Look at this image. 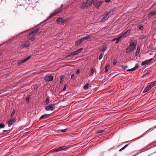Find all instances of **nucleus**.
I'll return each mask as SVG.
<instances>
[{
  "label": "nucleus",
  "mask_w": 156,
  "mask_h": 156,
  "mask_svg": "<svg viewBox=\"0 0 156 156\" xmlns=\"http://www.w3.org/2000/svg\"><path fill=\"white\" fill-rule=\"evenodd\" d=\"M111 0H105V2H109Z\"/></svg>",
  "instance_id": "6e6d98bb"
},
{
  "label": "nucleus",
  "mask_w": 156,
  "mask_h": 156,
  "mask_svg": "<svg viewBox=\"0 0 156 156\" xmlns=\"http://www.w3.org/2000/svg\"><path fill=\"white\" fill-rule=\"evenodd\" d=\"M54 76H46L44 78L45 81H50L53 80Z\"/></svg>",
  "instance_id": "20e7f679"
},
{
  "label": "nucleus",
  "mask_w": 156,
  "mask_h": 156,
  "mask_svg": "<svg viewBox=\"0 0 156 156\" xmlns=\"http://www.w3.org/2000/svg\"><path fill=\"white\" fill-rule=\"evenodd\" d=\"M88 6L87 5V3H83L82 4H80V8H87Z\"/></svg>",
  "instance_id": "f8f14e48"
},
{
  "label": "nucleus",
  "mask_w": 156,
  "mask_h": 156,
  "mask_svg": "<svg viewBox=\"0 0 156 156\" xmlns=\"http://www.w3.org/2000/svg\"><path fill=\"white\" fill-rule=\"evenodd\" d=\"M91 37V36L90 35H88L87 36L83 37L82 38L80 39L79 41V44L82 41H84V40H87L88 39H89Z\"/></svg>",
  "instance_id": "1a4fd4ad"
},
{
  "label": "nucleus",
  "mask_w": 156,
  "mask_h": 156,
  "mask_svg": "<svg viewBox=\"0 0 156 156\" xmlns=\"http://www.w3.org/2000/svg\"><path fill=\"white\" fill-rule=\"evenodd\" d=\"M128 144H126V145H125L123 147H122V148H121V149H120L119 150V151H122V150L125 149L126 147L128 146Z\"/></svg>",
  "instance_id": "bb28decb"
},
{
  "label": "nucleus",
  "mask_w": 156,
  "mask_h": 156,
  "mask_svg": "<svg viewBox=\"0 0 156 156\" xmlns=\"http://www.w3.org/2000/svg\"><path fill=\"white\" fill-rule=\"evenodd\" d=\"M140 46H138L137 47V49L136 51V54L137 55L139 54L140 53Z\"/></svg>",
  "instance_id": "b1692460"
},
{
  "label": "nucleus",
  "mask_w": 156,
  "mask_h": 156,
  "mask_svg": "<svg viewBox=\"0 0 156 156\" xmlns=\"http://www.w3.org/2000/svg\"><path fill=\"white\" fill-rule=\"evenodd\" d=\"M2 55V54L1 53H0V56L1 55Z\"/></svg>",
  "instance_id": "e2e57ef3"
},
{
  "label": "nucleus",
  "mask_w": 156,
  "mask_h": 156,
  "mask_svg": "<svg viewBox=\"0 0 156 156\" xmlns=\"http://www.w3.org/2000/svg\"><path fill=\"white\" fill-rule=\"evenodd\" d=\"M38 87L37 85L35 86L34 87V89L35 90H37L38 89Z\"/></svg>",
  "instance_id": "3c124183"
},
{
  "label": "nucleus",
  "mask_w": 156,
  "mask_h": 156,
  "mask_svg": "<svg viewBox=\"0 0 156 156\" xmlns=\"http://www.w3.org/2000/svg\"><path fill=\"white\" fill-rule=\"evenodd\" d=\"M56 104H51V105H49L47 106H46L45 107V109L47 111H53L55 109V106L56 105Z\"/></svg>",
  "instance_id": "7ed1b4c3"
},
{
  "label": "nucleus",
  "mask_w": 156,
  "mask_h": 156,
  "mask_svg": "<svg viewBox=\"0 0 156 156\" xmlns=\"http://www.w3.org/2000/svg\"><path fill=\"white\" fill-rule=\"evenodd\" d=\"M30 98L29 97H27L26 98V101L27 103H28L30 102Z\"/></svg>",
  "instance_id": "4c0bfd02"
},
{
  "label": "nucleus",
  "mask_w": 156,
  "mask_h": 156,
  "mask_svg": "<svg viewBox=\"0 0 156 156\" xmlns=\"http://www.w3.org/2000/svg\"><path fill=\"white\" fill-rule=\"evenodd\" d=\"M62 5L61 6L58 8L57 9L55 10L54 11L56 14L58 12H60V11H61L62 10Z\"/></svg>",
  "instance_id": "2eb2a0df"
},
{
  "label": "nucleus",
  "mask_w": 156,
  "mask_h": 156,
  "mask_svg": "<svg viewBox=\"0 0 156 156\" xmlns=\"http://www.w3.org/2000/svg\"><path fill=\"white\" fill-rule=\"evenodd\" d=\"M148 49L152 50H156V48H153L151 46V45H150L148 47Z\"/></svg>",
  "instance_id": "473e14b6"
},
{
  "label": "nucleus",
  "mask_w": 156,
  "mask_h": 156,
  "mask_svg": "<svg viewBox=\"0 0 156 156\" xmlns=\"http://www.w3.org/2000/svg\"><path fill=\"white\" fill-rule=\"evenodd\" d=\"M30 45V43L29 41H26L24 43L22 44L21 47L23 48H26L28 47Z\"/></svg>",
  "instance_id": "39448f33"
},
{
  "label": "nucleus",
  "mask_w": 156,
  "mask_h": 156,
  "mask_svg": "<svg viewBox=\"0 0 156 156\" xmlns=\"http://www.w3.org/2000/svg\"><path fill=\"white\" fill-rule=\"evenodd\" d=\"M105 72L106 73H107L108 72V68H105Z\"/></svg>",
  "instance_id": "8fccbe9b"
},
{
  "label": "nucleus",
  "mask_w": 156,
  "mask_h": 156,
  "mask_svg": "<svg viewBox=\"0 0 156 156\" xmlns=\"http://www.w3.org/2000/svg\"><path fill=\"white\" fill-rule=\"evenodd\" d=\"M116 39H116V38H114V39H113L112 41H115V40H116Z\"/></svg>",
  "instance_id": "13d9d810"
},
{
  "label": "nucleus",
  "mask_w": 156,
  "mask_h": 156,
  "mask_svg": "<svg viewBox=\"0 0 156 156\" xmlns=\"http://www.w3.org/2000/svg\"><path fill=\"white\" fill-rule=\"evenodd\" d=\"M8 131V130H4V132H7V131Z\"/></svg>",
  "instance_id": "052dcab7"
},
{
  "label": "nucleus",
  "mask_w": 156,
  "mask_h": 156,
  "mask_svg": "<svg viewBox=\"0 0 156 156\" xmlns=\"http://www.w3.org/2000/svg\"><path fill=\"white\" fill-rule=\"evenodd\" d=\"M104 129H100L97 130L96 131L95 133H102L104 131Z\"/></svg>",
  "instance_id": "393cba45"
},
{
  "label": "nucleus",
  "mask_w": 156,
  "mask_h": 156,
  "mask_svg": "<svg viewBox=\"0 0 156 156\" xmlns=\"http://www.w3.org/2000/svg\"><path fill=\"white\" fill-rule=\"evenodd\" d=\"M49 101H50L49 97H48L47 98H46V99L45 101V103L46 104H48L49 103Z\"/></svg>",
  "instance_id": "c85d7f7f"
},
{
  "label": "nucleus",
  "mask_w": 156,
  "mask_h": 156,
  "mask_svg": "<svg viewBox=\"0 0 156 156\" xmlns=\"http://www.w3.org/2000/svg\"><path fill=\"white\" fill-rule=\"evenodd\" d=\"M103 3L104 2L102 1H97L94 3V5L96 8H99Z\"/></svg>",
  "instance_id": "423d86ee"
},
{
  "label": "nucleus",
  "mask_w": 156,
  "mask_h": 156,
  "mask_svg": "<svg viewBox=\"0 0 156 156\" xmlns=\"http://www.w3.org/2000/svg\"><path fill=\"white\" fill-rule=\"evenodd\" d=\"M25 61L24 59L23 60L20 61L18 63V65H20L21 64L25 62Z\"/></svg>",
  "instance_id": "ea45409f"
},
{
  "label": "nucleus",
  "mask_w": 156,
  "mask_h": 156,
  "mask_svg": "<svg viewBox=\"0 0 156 156\" xmlns=\"http://www.w3.org/2000/svg\"><path fill=\"white\" fill-rule=\"evenodd\" d=\"M152 60V59H151L148 60H146L144 61H143L142 62L141 65H144L147 64L148 63L150 62Z\"/></svg>",
  "instance_id": "4468645a"
},
{
  "label": "nucleus",
  "mask_w": 156,
  "mask_h": 156,
  "mask_svg": "<svg viewBox=\"0 0 156 156\" xmlns=\"http://www.w3.org/2000/svg\"><path fill=\"white\" fill-rule=\"evenodd\" d=\"M103 54L102 53H101L98 57L99 60H101L103 58Z\"/></svg>",
  "instance_id": "2f4dec72"
},
{
  "label": "nucleus",
  "mask_w": 156,
  "mask_h": 156,
  "mask_svg": "<svg viewBox=\"0 0 156 156\" xmlns=\"http://www.w3.org/2000/svg\"><path fill=\"white\" fill-rule=\"evenodd\" d=\"M110 66V65L109 64H106L105 66V68H108Z\"/></svg>",
  "instance_id": "864d4df0"
},
{
  "label": "nucleus",
  "mask_w": 156,
  "mask_h": 156,
  "mask_svg": "<svg viewBox=\"0 0 156 156\" xmlns=\"http://www.w3.org/2000/svg\"><path fill=\"white\" fill-rule=\"evenodd\" d=\"M78 54V50H77L73 52L70 55H69L68 56H73L74 55H77Z\"/></svg>",
  "instance_id": "412c9836"
},
{
  "label": "nucleus",
  "mask_w": 156,
  "mask_h": 156,
  "mask_svg": "<svg viewBox=\"0 0 156 156\" xmlns=\"http://www.w3.org/2000/svg\"><path fill=\"white\" fill-rule=\"evenodd\" d=\"M122 36H120V37H118L117 38H116V42H115V43L117 44L118 43L119 41H121V39L122 38Z\"/></svg>",
  "instance_id": "4be33fe9"
},
{
  "label": "nucleus",
  "mask_w": 156,
  "mask_h": 156,
  "mask_svg": "<svg viewBox=\"0 0 156 156\" xmlns=\"http://www.w3.org/2000/svg\"><path fill=\"white\" fill-rule=\"evenodd\" d=\"M149 74L148 73H146L145 74H144L142 76V77H144L145 76H148Z\"/></svg>",
  "instance_id": "c03bdc74"
},
{
  "label": "nucleus",
  "mask_w": 156,
  "mask_h": 156,
  "mask_svg": "<svg viewBox=\"0 0 156 156\" xmlns=\"http://www.w3.org/2000/svg\"><path fill=\"white\" fill-rule=\"evenodd\" d=\"M83 49V48H81L79 49V53L81 52L82 51Z\"/></svg>",
  "instance_id": "5fc2aeb1"
},
{
  "label": "nucleus",
  "mask_w": 156,
  "mask_h": 156,
  "mask_svg": "<svg viewBox=\"0 0 156 156\" xmlns=\"http://www.w3.org/2000/svg\"><path fill=\"white\" fill-rule=\"evenodd\" d=\"M88 83H87L84 86L83 88L84 89L86 90L88 89Z\"/></svg>",
  "instance_id": "cd10ccee"
},
{
  "label": "nucleus",
  "mask_w": 156,
  "mask_h": 156,
  "mask_svg": "<svg viewBox=\"0 0 156 156\" xmlns=\"http://www.w3.org/2000/svg\"><path fill=\"white\" fill-rule=\"evenodd\" d=\"M107 49V47L105 46H104L103 47V48L100 49V50L101 51H104Z\"/></svg>",
  "instance_id": "7c9ffc66"
},
{
  "label": "nucleus",
  "mask_w": 156,
  "mask_h": 156,
  "mask_svg": "<svg viewBox=\"0 0 156 156\" xmlns=\"http://www.w3.org/2000/svg\"><path fill=\"white\" fill-rule=\"evenodd\" d=\"M148 85L151 88L153 87L156 85V81L151 82Z\"/></svg>",
  "instance_id": "dca6fc26"
},
{
  "label": "nucleus",
  "mask_w": 156,
  "mask_h": 156,
  "mask_svg": "<svg viewBox=\"0 0 156 156\" xmlns=\"http://www.w3.org/2000/svg\"><path fill=\"white\" fill-rule=\"evenodd\" d=\"M115 149V147H111V148H109V149H108V151H110L112 150H113V149Z\"/></svg>",
  "instance_id": "09e8293b"
},
{
  "label": "nucleus",
  "mask_w": 156,
  "mask_h": 156,
  "mask_svg": "<svg viewBox=\"0 0 156 156\" xmlns=\"http://www.w3.org/2000/svg\"><path fill=\"white\" fill-rule=\"evenodd\" d=\"M150 87L148 85L144 89L143 91V93L146 92L150 90L151 89V87Z\"/></svg>",
  "instance_id": "f3484780"
},
{
  "label": "nucleus",
  "mask_w": 156,
  "mask_h": 156,
  "mask_svg": "<svg viewBox=\"0 0 156 156\" xmlns=\"http://www.w3.org/2000/svg\"><path fill=\"white\" fill-rule=\"evenodd\" d=\"M39 30V28H37L35 30H33V31L30 32L29 34L27 35V37L31 41H34L35 38L34 36L41 33V32L38 33Z\"/></svg>",
  "instance_id": "f257e3e1"
},
{
  "label": "nucleus",
  "mask_w": 156,
  "mask_h": 156,
  "mask_svg": "<svg viewBox=\"0 0 156 156\" xmlns=\"http://www.w3.org/2000/svg\"><path fill=\"white\" fill-rule=\"evenodd\" d=\"M61 151V149L60 147L56 149H53L51 150L50 151L53 152H58Z\"/></svg>",
  "instance_id": "aec40b11"
},
{
  "label": "nucleus",
  "mask_w": 156,
  "mask_h": 156,
  "mask_svg": "<svg viewBox=\"0 0 156 156\" xmlns=\"http://www.w3.org/2000/svg\"><path fill=\"white\" fill-rule=\"evenodd\" d=\"M137 42L136 41L131 42L126 49V53H130L133 52L136 47Z\"/></svg>",
  "instance_id": "f03ea898"
},
{
  "label": "nucleus",
  "mask_w": 156,
  "mask_h": 156,
  "mask_svg": "<svg viewBox=\"0 0 156 156\" xmlns=\"http://www.w3.org/2000/svg\"><path fill=\"white\" fill-rule=\"evenodd\" d=\"M16 121V119H15L12 118L8 122V126L10 127Z\"/></svg>",
  "instance_id": "0eeeda50"
},
{
  "label": "nucleus",
  "mask_w": 156,
  "mask_h": 156,
  "mask_svg": "<svg viewBox=\"0 0 156 156\" xmlns=\"http://www.w3.org/2000/svg\"><path fill=\"white\" fill-rule=\"evenodd\" d=\"M138 28L140 30H142L143 29V27L142 26H140Z\"/></svg>",
  "instance_id": "603ef678"
},
{
  "label": "nucleus",
  "mask_w": 156,
  "mask_h": 156,
  "mask_svg": "<svg viewBox=\"0 0 156 156\" xmlns=\"http://www.w3.org/2000/svg\"><path fill=\"white\" fill-rule=\"evenodd\" d=\"M128 66H122V68L124 69H125L126 68H127Z\"/></svg>",
  "instance_id": "79ce46f5"
},
{
  "label": "nucleus",
  "mask_w": 156,
  "mask_h": 156,
  "mask_svg": "<svg viewBox=\"0 0 156 156\" xmlns=\"http://www.w3.org/2000/svg\"><path fill=\"white\" fill-rule=\"evenodd\" d=\"M109 18V16L108 17V16L105 13L103 17L101 20L100 22H104L106 19Z\"/></svg>",
  "instance_id": "ddd939ff"
},
{
  "label": "nucleus",
  "mask_w": 156,
  "mask_h": 156,
  "mask_svg": "<svg viewBox=\"0 0 156 156\" xmlns=\"http://www.w3.org/2000/svg\"><path fill=\"white\" fill-rule=\"evenodd\" d=\"M67 129H60L59 130V131H61L62 132H66L67 131Z\"/></svg>",
  "instance_id": "f704fd0d"
},
{
  "label": "nucleus",
  "mask_w": 156,
  "mask_h": 156,
  "mask_svg": "<svg viewBox=\"0 0 156 156\" xmlns=\"http://www.w3.org/2000/svg\"><path fill=\"white\" fill-rule=\"evenodd\" d=\"M30 57H31V56H28L27 57V58L26 59H24L25 61L28 60L30 58Z\"/></svg>",
  "instance_id": "49530a36"
},
{
  "label": "nucleus",
  "mask_w": 156,
  "mask_h": 156,
  "mask_svg": "<svg viewBox=\"0 0 156 156\" xmlns=\"http://www.w3.org/2000/svg\"><path fill=\"white\" fill-rule=\"evenodd\" d=\"M82 100L81 99H80V98H79V102L80 101H81Z\"/></svg>",
  "instance_id": "680f3d73"
},
{
  "label": "nucleus",
  "mask_w": 156,
  "mask_h": 156,
  "mask_svg": "<svg viewBox=\"0 0 156 156\" xmlns=\"http://www.w3.org/2000/svg\"><path fill=\"white\" fill-rule=\"evenodd\" d=\"M131 30L130 29L128 30L126 32L123 34L121 36L122 37H127L129 34Z\"/></svg>",
  "instance_id": "9b49d317"
},
{
  "label": "nucleus",
  "mask_w": 156,
  "mask_h": 156,
  "mask_svg": "<svg viewBox=\"0 0 156 156\" xmlns=\"http://www.w3.org/2000/svg\"><path fill=\"white\" fill-rule=\"evenodd\" d=\"M148 16L150 18L153 16L156 17V11L151 12L148 13Z\"/></svg>",
  "instance_id": "6e6552de"
},
{
  "label": "nucleus",
  "mask_w": 156,
  "mask_h": 156,
  "mask_svg": "<svg viewBox=\"0 0 156 156\" xmlns=\"http://www.w3.org/2000/svg\"><path fill=\"white\" fill-rule=\"evenodd\" d=\"M76 45H78V40L77 41L76 43Z\"/></svg>",
  "instance_id": "4d7b16f0"
},
{
  "label": "nucleus",
  "mask_w": 156,
  "mask_h": 156,
  "mask_svg": "<svg viewBox=\"0 0 156 156\" xmlns=\"http://www.w3.org/2000/svg\"><path fill=\"white\" fill-rule=\"evenodd\" d=\"M117 60H114L113 63V65H115L117 63Z\"/></svg>",
  "instance_id": "a18cd8bd"
},
{
  "label": "nucleus",
  "mask_w": 156,
  "mask_h": 156,
  "mask_svg": "<svg viewBox=\"0 0 156 156\" xmlns=\"http://www.w3.org/2000/svg\"><path fill=\"white\" fill-rule=\"evenodd\" d=\"M71 78L73 79H75V76L74 74H73L71 76Z\"/></svg>",
  "instance_id": "37998d69"
},
{
  "label": "nucleus",
  "mask_w": 156,
  "mask_h": 156,
  "mask_svg": "<svg viewBox=\"0 0 156 156\" xmlns=\"http://www.w3.org/2000/svg\"><path fill=\"white\" fill-rule=\"evenodd\" d=\"M56 14V13H55V11H54L53 12H52V13H51V14L50 15V16L51 17H52V16H55V15Z\"/></svg>",
  "instance_id": "a19ab883"
},
{
  "label": "nucleus",
  "mask_w": 156,
  "mask_h": 156,
  "mask_svg": "<svg viewBox=\"0 0 156 156\" xmlns=\"http://www.w3.org/2000/svg\"><path fill=\"white\" fill-rule=\"evenodd\" d=\"M5 125L3 123L0 124V129L4 128L5 127Z\"/></svg>",
  "instance_id": "e433bc0d"
},
{
  "label": "nucleus",
  "mask_w": 156,
  "mask_h": 156,
  "mask_svg": "<svg viewBox=\"0 0 156 156\" xmlns=\"http://www.w3.org/2000/svg\"><path fill=\"white\" fill-rule=\"evenodd\" d=\"M94 2V0H88L87 2L88 6L91 5Z\"/></svg>",
  "instance_id": "a211bd4d"
},
{
  "label": "nucleus",
  "mask_w": 156,
  "mask_h": 156,
  "mask_svg": "<svg viewBox=\"0 0 156 156\" xmlns=\"http://www.w3.org/2000/svg\"><path fill=\"white\" fill-rule=\"evenodd\" d=\"M66 84L64 85V88L63 89V91H65L66 90Z\"/></svg>",
  "instance_id": "de8ad7c7"
},
{
  "label": "nucleus",
  "mask_w": 156,
  "mask_h": 156,
  "mask_svg": "<svg viewBox=\"0 0 156 156\" xmlns=\"http://www.w3.org/2000/svg\"><path fill=\"white\" fill-rule=\"evenodd\" d=\"M94 68H91V69L90 70V75L91 76L94 73Z\"/></svg>",
  "instance_id": "c756f323"
},
{
  "label": "nucleus",
  "mask_w": 156,
  "mask_h": 156,
  "mask_svg": "<svg viewBox=\"0 0 156 156\" xmlns=\"http://www.w3.org/2000/svg\"><path fill=\"white\" fill-rule=\"evenodd\" d=\"M63 78H64V77L63 76H62L60 77V83H61L63 82Z\"/></svg>",
  "instance_id": "58836bf2"
},
{
  "label": "nucleus",
  "mask_w": 156,
  "mask_h": 156,
  "mask_svg": "<svg viewBox=\"0 0 156 156\" xmlns=\"http://www.w3.org/2000/svg\"><path fill=\"white\" fill-rule=\"evenodd\" d=\"M47 115H48L47 114H45L44 115H42L40 118V119L41 120L43 119V118H44Z\"/></svg>",
  "instance_id": "c9c22d12"
},
{
  "label": "nucleus",
  "mask_w": 156,
  "mask_h": 156,
  "mask_svg": "<svg viewBox=\"0 0 156 156\" xmlns=\"http://www.w3.org/2000/svg\"><path fill=\"white\" fill-rule=\"evenodd\" d=\"M78 72H79V73H80V70L79 69V71H78Z\"/></svg>",
  "instance_id": "0e129e2a"
},
{
  "label": "nucleus",
  "mask_w": 156,
  "mask_h": 156,
  "mask_svg": "<svg viewBox=\"0 0 156 156\" xmlns=\"http://www.w3.org/2000/svg\"><path fill=\"white\" fill-rule=\"evenodd\" d=\"M56 21L59 24L63 23L65 22V20L63 18H60L57 19Z\"/></svg>",
  "instance_id": "9d476101"
},
{
  "label": "nucleus",
  "mask_w": 156,
  "mask_h": 156,
  "mask_svg": "<svg viewBox=\"0 0 156 156\" xmlns=\"http://www.w3.org/2000/svg\"><path fill=\"white\" fill-rule=\"evenodd\" d=\"M139 67V66L138 65H136L132 69H129L128 71H134L136 70Z\"/></svg>",
  "instance_id": "6ab92c4d"
},
{
  "label": "nucleus",
  "mask_w": 156,
  "mask_h": 156,
  "mask_svg": "<svg viewBox=\"0 0 156 156\" xmlns=\"http://www.w3.org/2000/svg\"><path fill=\"white\" fill-rule=\"evenodd\" d=\"M60 147L61 149V151L65 150L68 148L67 146H62Z\"/></svg>",
  "instance_id": "5701e85b"
},
{
  "label": "nucleus",
  "mask_w": 156,
  "mask_h": 156,
  "mask_svg": "<svg viewBox=\"0 0 156 156\" xmlns=\"http://www.w3.org/2000/svg\"><path fill=\"white\" fill-rule=\"evenodd\" d=\"M76 73L77 74H78V69L77 70H76Z\"/></svg>",
  "instance_id": "bf43d9fd"
},
{
  "label": "nucleus",
  "mask_w": 156,
  "mask_h": 156,
  "mask_svg": "<svg viewBox=\"0 0 156 156\" xmlns=\"http://www.w3.org/2000/svg\"><path fill=\"white\" fill-rule=\"evenodd\" d=\"M114 12V10L113 9L111 10L110 11L108 12H106L105 13L108 16L109 15L111 12Z\"/></svg>",
  "instance_id": "a878e982"
},
{
  "label": "nucleus",
  "mask_w": 156,
  "mask_h": 156,
  "mask_svg": "<svg viewBox=\"0 0 156 156\" xmlns=\"http://www.w3.org/2000/svg\"><path fill=\"white\" fill-rule=\"evenodd\" d=\"M16 112V110L15 109H14L12 111V112L11 113V116L12 117L14 115L15 113Z\"/></svg>",
  "instance_id": "72a5a7b5"
}]
</instances>
